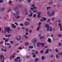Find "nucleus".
I'll return each instance as SVG.
<instances>
[{"label": "nucleus", "mask_w": 62, "mask_h": 62, "mask_svg": "<svg viewBox=\"0 0 62 62\" xmlns=\"http://www.w3.org/2000/svg\"><path fill=\"white\" fill-rule=\"evenodd\" d=\"M19 12L18 11H17L16 13H13V14L15 16L17 17V19H19V18H20V16H19Z\"/></svg>", "instance_id": "obj_1"}, {"label": "nucleus", "mask_w": 62, "mask_h": 62, "mask_svg": "<svg viewBox=\"0 0 62 62\" xmlns=\"http://www.w3.org/2000/svg\"><path fill=\"white\" fill-rule=\"evenodd\" d=\"M52 12H53V13H52V14H51V13L50 12H48V15L49 16H52V15H54V11H52Z\"/></svg>", "instance_id": "obj_2"}, {"label": "nucleus", "mask_w": 62, "mask_h": 62, "mask_svg": "<svg viewBox=\"0 0 62 62\" xmlns=\"http://www.w3.org/2000/svg\"><path fill=\"white\" fill-rule=\"evenodd\" d=\"M5 29V30H7L8 33H9V31H10V29L9 28L6 27Z\"/></svg>", "instance_id": "obj_3"}, {"label": "nucleus", "mask_w": 62, "mask_h": 62, "mask_svg": "<svg viewBox=\"0 0 62 62\" xmlns=\"http://www.w3.org/2000/svg\"><path fill=\"white\" fill-rule=\"evenodd\" d=\"M45 26L47 28V31H49V25L46 24L45 25Z\"/></svg>", "instance_id": "obj_4"}, {"label": "nucleus", "mask_w": 62, "mask_h": 62, "mask_svg": "<svg viewBox=\"0 0 62 62\" xmlns=\"http://www.w3.org/2000/svg\"><path fill=\"white\" fill-rule=\"evenodd\" d=\"M0 59L1 60H4L5 59V58L4 57V56L2 55H0Z\"/></svg>", "instance_id": "obj_5"}, {"label": "nucleus", "mask_w": 62, "mask_h": 62, "mask_svg": "<svg viewBox=\"0 0 62 62\" xmlns=\"http://www.w3.org/2000/svg\"><path fill=\"white\" fill-rule=\"evenodd\" d=\"M11 26L14 29H15V28L16 27V26L15 25H14V23H12V24L11 25Z\"/></svg>", "instance_id": "obj_6"}, {"label": "nucleus", "mask_w": 62, "mask_h": 62, "mask_svg": "<svg viewBox=\"0 0 62 62\" xmlns=\"http://www.w3.org/2000/svg\"><path fill=\"white\" fill-rule=\"evenodd\" d=\"M47 41L49 42V43H51L52 42V40H51V39L50 38L48 39L47 40Z\"/></svg>", "instance_id": "obj_7"}, {"label": "nucleus", "mask_w": 62, "mask_h": 62, "mask_svg": "<svg viewBox=\"0 0 62 62\" xmlns=\"http://www.w3.org/2000/svg\"><path fill=\"white\" fill-rule=\"evenodd\" d=\"M37 42V40L36 39H35L33 41V44H35Z\"/></svg>", "instance_id": "obj_8"}, {"label": "nucleus", "mask_w": 62, "mask_h": 62, "mask_svg": "<svg viewBox=\"0 0 62 62\" xmlns=\"http://www.w3.org/2000/svg\"><path fill=\"white\" fill-rule=\"evenodd\" d=\"M30 23H29L28 22H26L25 23V25L26 26H28L29 25Z\"/></svg>", "instance_id": "obj_9"}, {"label": "nucleus", "mask_w": 62, "mask_h": 62, "mask_svg": "<svg viewBox=\"0 0 62 62\" xmlns=\"http://www.w3.org/2000/svg\"><path fill=\"white\" fill-rule=\"evenodd\" d=\"M49 50L48 49H47L46 50V52L45 53V54H48L49 53Z\"/></svg>", "instance_id": "obj_10"}, {"label": "nucleus", "mask_w": 62, "mask_h": 62, "mask_svg": "<svg viewBox=\"0 0 62 62\" xmlns=\"http://www.w3.org/2000/svg\"><path fill=\"white\" fill-rule=\"evenodd\" d=\"M41 43L39 42H38L37 43V47H39V45H40Z\"/></svg>", "instance_id": "obj_11"}, {"label": "nucleus", "mask_w": 62, "mask_h": 62, "mask_svg": "<svg viewBox=\"0 0 62 62\" xmlns=\"http://www.w3.org/2000/svg\"><path fill=\"white\" fill-rule=\"evenodd\" d=\"M6 33H7V31H6L3 30H2V34H5Z\"/></svg>", "instance_id": "obj_12"}, {"label": "nucleus", "mask_w": 62, "mask_h": 62, "mask_svg": "<svg viewBox=\"0 0 62 62\" xmlns=\"http://www.w3.org/2000/svg\"><path fill=\"white\" fill-rule=\"evenodd\" d=\"M20 38L18 39V38L17 37V36L16 39L17 40H18V41H19L20 40V39H21V35H20Z\"/></svg>", "instance_id": "obj_13"}, {"label": "nucleus", "mask_w": 62, "mask_h": 62, "mask_svg": "<svg viewBox=\"0 0 62 62\" xmlns=\"http://www.w3.org/2000/svg\"><path fill=\"white\" fill-rule=\"evenodd\" d=\"M15 55V53H14L12 56H10V59H12V56H14Z\"/></svg>", "instance_id": "obj_14"}, {"label": "nucleus", "mask_w": 62, "mask_h": 62, "mask_svg": "<svg viewBox=\"0 0 62 62\" xmlns=\"http://www.w3.org/2000/svg\"><path fill=\"white\" fill-rule=\"evenodd\" d=\"M28 44H29V43L28 42H26L25 43V46H27L28 45Z\"/></svg>", "instance_id": "obj_15"}, {"label": "nucleus", "mask_w": 62, "mask_h": 62, "mask_svg": "<svg viewBox=\"0 0 62 62\" xmlns=\"http://www.w3.org/2000/svg\"><path fill=\"white\" fill-rule=\"evenodd\" d=\"M32 15H33V13L31 12L30 14L28 16L29 17H32Z\"/></svg>", "instance_id": "obj_16"}, {"label": "nucleus", "mask_w": 62, "mask_h": 62, "mask_svg": "<svg viewBox=\"0 0 62 62\" xmlns=\"http://www.w3.org/2000/svg\"><path fill=\"white\" fill-rule=\"evenodd\" d=\"M39 59L38 58H36L35 60V62H37L38 60H39Z\"/></svg>", "instance_id": "obj_17"}, {"label": "nucleus", "mask_w": 62, "mask_h": 62, "mask_svg": "<svg viewBox=\"0 0 62 62\" xmlns=\"http://www.w3.org/2000/svg\"><path fill=\"white\" fill-rule=\"evenodd\" d=\"M9 40V38H8L5 40V42H8Z\"/></svg>", "instance_id": "obj_18"}, {"label": "nucleus", "mask_w": 62, "mask_h": 62, "mask_svg": "<svg viewBox=\"0 0 62 62\" xmlns=\"http://www.w3.org/2000/svg\"><path fill=\"white\" fill-rule=\"evenodd\" d=\"M17 8H18V7H17L16 6V8L15 7L13 8V9L14 10H16V9H17Z\"/></svg>", "instance_id": "obj_19"}, {"label": "nucleus", "mask_w": 62, "mask_h": 62, "mask_svg": "<svg viewBox=\"0 0 62 62\" xmlns=\"http://www.w3.org/2000/svg\"><path fill=\"white\" fill-rule=\"evenodd\" d=\"M42 19H43V21H46V20H47L46 18H45L44 17H43L42 18Z\"/></svg>", "instance_id": "obj_20"}, {"label": "nucleus", "mask_w": 62, "mask_h": 62, "mask_svg": "<svg viewBox=\"0 0 62 62\" xmlns=\"http://www.w3.org/2000/svg\"><path fill=\"white\" fill-rule=\"evenodd\" d=\"M26 9H25L24 10H23L22 11V12L24 14V13L25 12V11H26Z\"/></svg>", "instance_id": "obj_21"}, {"label": "nucleus", "mask_w": 62, "mask_h": 62, "mask_svg": "<svg viewBox=\"0 0 62 62\" xmlns=\"http://www.w3.org/2000/svg\"><path fill=\"white\" fill-rule=\"evenodd\" d=\"M42 23H41V22H39V24H38V25L39 26H40V25H41V24Z\"/></svg>", "instance_id": "obj_22"}, {"label": "nucleus", "mask_w": 62, "mask_h": 62, "mask_svg": "<svg viewBox=\"0 0 62 62\" xmlns=\"http://www.w3.org/2000/svg\"><path fill=\"white\" fill-rule=\"evenodd\" d=\"M29 48L31 49H33V46H29Z\"/></svg>", "instance_id": "obj_23"}, {"label": "nucleus", "mask_w": 62, "mask_h": 62, "mask_svg": "<svg viewBox=\"0 0 62 62\" xmlns=\"http://www.w3.org/2000/svg\"><path fill=\"white\" fill-rule=\"evenodd\" d=\"M50 28L49 30V31L51 32H52V27L51 26H50Z\"/></svg>", "instance_id": "obj_24"}, {"label": "nucleus", "mask_w": 62, "mask_h": 62, "mask_svg": "<svg viewBox=\"0 0 62 62\" xmlns=\"http://www.w3.org/2000/svg\"><path fill=\"white\" fill-rule=\"evenodd\" d=\"M45 58V57H44V56H42L41 57V59L42 60H43L44 59V58Z\"/></svg>", "instance_id": "obj_25"}, {"label": "nucleus", "mask_w": 62, "mask_h": 62, "mask_svg": "<svg viewBox=\"0 0 62 62\" xmlns=\"http://www.w3.org/2000/svg\"><path fill=\"white\" fill-rule=\"evenodd\" d=\"M51 8V7H46V8L47 9V10H49V8Z\"/></svg>", "instance_id": "obj_26"}, {"label": "nucleus", "mask_w": 62, "mask_h": 62, "mask_svg": "<svg viewBox=\"0 0 62 62\" xmlns=\"http://www.w3.org/2000/svg\"><path fill=\"white\" fill-rule=\"evenodd\" d=\"M19 61V60H17L16 59H15V62H18Z\"/></svg>", "instance_id": "obj_27"}, {"label": "nucleus", "mask_w": 62, "mask_h": 62, "mask_svg": "<svg viewBox=\"0 0 62 62\" xmlns=\"http://www.w3.org/2000/svg\"><path fill=\"white\" fill-rule=\"evenodd\" d=\"M5 10V8L4 7L3 8L1 9V10L2 11H4V10Z\"/></svg>", "instance_id": "obj_28"}, {"label": "nucleus", "mask_w": 62, "mask_h": 62, "mask_svg": "<svg viewBox=\"0 0 62 62\" xmlns=\"http://www.w3.org/2000/svg\"><path fill=\"white\" fill-rule=\"evenodd\" d=\"M58 26H60V27L61 26V25H62V24H61V23H59L58 24Z\"/></svg>", "instance_id": "obj_29"}, {"label": "nucleus", "mask_w": 62, "mask_h": 62, "mask_svg": "<svg viewBox=\"0 0 62 62\" xmlns=\"http://www.w3.org/2000/svg\"><path fill=\"white\" fill-rule=\"evenodd\" d=\"M23 36H24V37H25V38L26 39H28V37L26 36L24 34V35H23Z\"/></svg>", "instance_id": "obj_30"}, {"label": "nucleus", "mask_w": 62, "mask_h": 62, "mask_svg": "<svg viewBox=\"0 0 62 62\" xmlns=\"http://www.w3.org/2000/svg\"><path fill=\"white\" fill-rule=\"evenodd\" d=\"M39 28H40V27H39L38 28H37V31H39Z\"/></svg>", "instance_id": "obj_31"}, {"label": "nucleus", "mask_w": 62, "mask_h": 62, "mask_svg": "<svg viewBox=\"0 0 62 62\" xmlns=\"http://www.w3.org/2000/svg\"><path fill=\"white\" fill-rule=\"evenodd\" d=\"M36 54H34L32 56L33 58H35V57H36Z\"/></svg>", "instance_id": "obj_32"}, {"label": "nucleus", "mask_w": 62, "mask_h": 62, "mask_svg": "<svg viewBox=\"0 0 62 62\" xmlns=\"http://www.w3.org/2000/svg\"><path fill=\"white\" fill-rule=\"evenodd\" d=\"M33 13L34 12H38V10H35L33 11Z\"/></svg>", "instance_id": "obj_33"}, {"label": "nucleus", "mask_w": 62, "mask_h": 62, "mask_svg": "<svg viewBox=\"0 0 62 62\" xmlns=\"http://www.w3.org/2000/svg\"><path fill=\"white\" fill-rule=\"evenodd\" d=\"M55 51L57 53V52H58V49H57V48H56L55 49Z\"/></svg>", "instance_id": "obj_34"}, {"label": "nucleus", "mask_w": 62, "mask_h": 62, "mask_svg": "<svg viewBox=\"0 0 62 62\" xmlns=\"http://www.w3.org/2000/svg\"><path fill=\"white\" fill-rule=\"evenodd\" d=\"M41 45L42 46V47H43V46H44V43H41Z\"/></svg>", "instance_id": "obj_35"}, {"label": "nucleus", "mask_w": 62, "mask_h": 62, "mask_svg": "<svg viewBox=\"0 0 62 62\" xmlns=\"http://www.w3.org/2000/svg\"><path fill=\"white\" fill-rule=\"evenodd\" d=\"M42 38H43V39H45V37H44V36L41 37L39 39H42Z\"/></svg>", "instance_id": "obj_36"}, {"label": "nucleus", "mask_w": 62, "mask_h": 62, "mask_svg": "<svg viewBox=\"0 0 62 62\" xmlns=\"http://www.w3.org/2000/svg\"><path fill=\"white\" fill-rule=\"evenodd\" d=\"M14 20H17V18L15 17L14 18Z\"/></svg>", "instance_id": "obj_37"}, {"label": "nucleus", "mask_w": 62, "mask_h": 62, "mask_svg": "<svg viewBox=\"0 0 62 62\" xmlns=\"http://www.w3.org/2000/svg\"><path fill=\"white\" fill-rule=\"evenodd\" d=\"M11 3H12V1L11 0H9V4H11Z\"/></svg>", "instance_id": "obj_38"}, {"label": "nucleus", "mask_w": 62, "mask_h": 62, "mask_svg": "<svg viewBox=\"0 0 62 62\" xmlns=\"http://www.w3.org/2000/svg\"><path fill=\"white\" fill-rule=\"evenodd\" d=\"M20 58H21L20 57L18 56L16 57V59H17L19 60Z\"/></svg>", "instance_id": "obj_39"}, {"label": "nucleus", "mask_w": 62, "mask_h": 62, "mask_svg": "<svg viewBox=\"0 0 62 62\" xmlns=\"http://www.w3.org/2000/svg\"><path fill=\"white\" fill-rule=\"evenodd\" d=\"M0 3H4V1L2 0H0Z\"/></svg>", "instance_id": "obj_40"}, {"label": "nucleus", "mask_w": 62, "mask_h": 62, "mask_svg": "<svg viewBox=\"0 0 62 62\" xmlns=\"http://www.w3.org/2000/svg\"><path fill=\"white\" fill-rule=\"evenodd\" d=\"M43 52V50H41L40 51V53L41 54H42Z\"/></svg>", "instance_id": "obj_41"}, {"label": "nucleus", "mask_w": 62, "mask_h": 62, "mask_svg": "<svg viewBox=\"0 0 62 62\" xmlns=\"http://www.w3.org/2000/svg\"><path fill=\"white\" fill-rule=\"evenodd\" d=\"M26 20L27 21H28L29 22H30V19H29V18H27L26 19Z\"/></svg>", "instance_id": "obj_42"}, {"label": "nucleus", "mask_w": 62, "mask_h": 62, "mask_svg": "<svg viewBox=\"0 0 62 62\" xmlns=\"http://www.w3.org/2000/svg\"><path fill=\"white\" fill-rule=\"evenodd\" d=\"M2 43H3V41H0V44H2Z\"/></svg>", "instance_id": "obj_43"}, {"label": "nucleus", "mask_w": 62, "mask_h": 62, "mask_svg": "<svg viewBox=\"0 0 62 62\" xmlns=\"http://www.w3.org/2000/svg\"><path fill=\"white\" fill-rule=\"evenodd\" d=\"M20 25L21 26H23V24H22V23H21L20 24Z\"/></svg>", "instance_id": "obj_44"}, {"label": "nucleus", "mask_w": 62, "mask_h": 62, "mask_svg": "<svg viewBox=\"0 0 62 62\" xmlns=\"http://www.w3.org/2000/svg\"><path fill=\"white\" fill-rule=\"evenodd\" d=\"M61 36L62 35L61 34H59L57 35V36L59 37H61Z\"/></svg>", "instance_id": "obj_45"}, {"label": "nucleus", "mask_w": 62, "mask_h": 62, "mask_svg": "<svg viewBox=\"0 0 62 62\" xmlns=\"http://www.w3.org/2000/svg\"><path fill=\"white\" fill-rule=\"evenodd\" d=\"M62 26L60 27V31H62Z\"/></svg>", "instance_id": "obj_46"}, {"label": "nucleus", "mask_w": 62, "mask_h": 62, "mask_svg": "<svg viewBox=\"0 0 62 62\" xmlns=\"http://www.w3.org/2000/svg\"><path fill=\"white\" fill-rule=\"evenodd\" d=\"M40 17V15H38V18H39Z\"/></svg>", "instance_id": "obj_47"}, {"label": "nucleus", "mask_w": 62, "mask_h": 62, "mask_svg": "<svg viewBox=\"0 0 62 62\" xmlns=\"http://www.w3.org/2000/svg\"><path fill=\"white\" fill-rule=\"evenodd\" d=\"M18 7H19V8H21L22 7V6L21 5H18Z\"/></svg>", "instance_id": "obj_48"}, {"label": "nucleus", "mask_w": 62, "mask_h": 62, "mask_svg": "<svg viewBox=\"0 0 62 62\" xmlns=\"http://www.w3.org/2000/svg\"><path fill=\"white\" fill-rule=\"evenodd\" d=\"M56 58H59V56L57 55H56Z\"/></svg>", "instance_id": "obj_49"}, {"label": "nucleus", "mask_w": 62, "mask_h": 62, "mask_svg": "<svg viewBox=\"0 0 62 62\" xmlns=\"http://www.w3.org/2000/svg\"><path fill=\"white\" fill-rule=\"evenodd\" d=\"M15 24H16V25H18V23H16V22H15Z\"/></svg>", "instance_id": "obj_50"}, {"label": "nucleus", "mask_w": 62, "mask_h": 62, "mask_svg": "<svg viewBox=\"0 0 62 62\" xmlns=\"http://www.w3.org/2000/svg\"><path fill=\"white\" fill-rule=\"evenodd\" d=\"M10 43L11 44H13V41H10Z\"/></svg>", "instance_id": "obj_51"}, {"label": "nucleus", "mask_w": 62, "mask_h": 62, "mask_svg": "<svg viewBox=\"0 0 62 62\" xmlns=\"http://www.w3.org/2000/svg\"><path fill=\"white\" fill-rule=\"evenodd\" d=\"M35 5L34 4H32L31 5V6L32 7H33L35 6Z\"/></svg>", "instance_id": "obj_52"}, {"label": "nucleus", "mask_w": 62, "mask_h": 62, "mask_svg": "<svg viewBox=\"0 0 62 62\" xmlns=\"http://www.w3.org/2000/svg\"><path fill=\"white\" fill-rule=\"evenodd\" d=\"M33 17H36V14H34L33 15Z\"/></svg>", "instance_id": "obj_53"}, {"label": "nucleus", "mask_w": 62, "mask_h": 62, "mask_svg": "<svg viewBox=\"0 0 62 62\" xmlns=\"http://www.w3.org/2000/svg\"><path fill=\"white\" fill-rule=\"evenodd\" d=\"M59 47H60V46H61V43H60L59 44Z\"/></svg>", "instance_id": "obj_54"}, {"label": "nucleus", "mask_w": 62, "mask_h": 62, "mask_svg": "<svg viewBox=\"0 0 62 62\" xmlns=\"http://www.w3.org/2000/svg\"><path fill=\"white\" fill-rule=\"evenodd\" d=\"M33 9H36L37 8V7H33Z\"/></svg>", "instance_id": "obj_55"}, {"label": "nucleus", "mask_w": 62, "mask_h": 62, "mask_svg": "<svg viewBox=\"0 0 62 62\" xmlns=\"http://www.w3.org/2000/svg\"><path fill=\"white\" fill-rule=\"evenodd\" d=\"M25 34L26 35H28V33L27 32H26L25 33Z\"/></svg>", "instance_id": "obj_56"}, {"label": "nucleus", "mask_w": 62, "mask_h": 62, "mask_svg": "<svg viewBox=\"0 0 62 62\" xmlns=\"http://www.w3.org/2000/svg\"><path fill=\"white\" fill-rule=\"evenodd\" d=\"M32 10H33V9H34V8H30Z\"/></svg>", "instance_id": "obj_57"}, {"label": "nucleus", "mask_w": 62, "mask_h": 62, "mask_svg": "<svg viewBox=\"0 0 62 62\" xmlns=\"http://www.w3.org/2000/svg\"><path fill=\"white\" fill-rule=\"evenodd\" d=\"M60 54H62V52L58 54V55H59Z\"/></svg>", "instance_id": "obj_58"}, {"label": "nucleus", "mask_w": 62, "mask_h": 62, "mask_svg": "<svg viewBox=\"0 0 62 62\" xmlns=\"http://www.w3.org/2000/svg\"><path fill=\"white\" fill-rule=\"evenodd\" d=\"M41 14V12H39L38 13V15H40Z\"/></svg>", "instance_id": "obj_59"}, {"label": "nucleus", "mask_w": 62, "mask_h": 62, "mask_svg": "<svg viewBox=\"0 0 62 62\" xmlns=\"http://www.w3.org/2000/svg\"><path fill=\"white\" fill-rule=\"evenodd\" d=\"M38 53L39 52H38V51H36L35 52V54H38Z\"/></svg>", "instance_id": "obj_60"}, {"label": "nucleus", "mask_w": 62, "mask_h": 62, "mask_svg": "<svg viewBox=\"0 0 62 62\" xmlns=\"http://www.w3.org/2000/svg\"><path fill=\"white\" fill-rule=\"evenodd\" d=\"M30 1H31V0H28L27 1L29 3L30 2Z\"/></svg>", "instance_id": "obj_61"}, {"label": "nucleus", "mask_w": 62, "mask_h": 62, "mask_svg": "<svg viewBox=\"0 0 62 62\" xmlns=\"http://www.w3.org/2000/svg\"><path fill=\"white\" fill-rule=\"evenodd\" d=\"M1 51H3V50H4V49L3 48H1Z\"/></svg>", "instance_id": "obj_62"}, {"label": "nucleus", "mask_w": 62, "mask_h": 62, "mask_svg": "<svg viewBox=\"0 0 62 62\" xmlns=\"http://www.w3.org/2000/svg\"><path fill=\"white\" fill-rule=\"evenodd\" d=\"M54 19H55V17H53L52 18V20H54Z\"/></svg>", "instance_id": "obj_63"}, {"label": "nucleus", "mask_w": 62, "mask_h": 62, "mask_svg": "<svg viewBox=\"0 0 62 62\" xmlns=\"http://www.w3.org/2000/svg\"><path fill=\"white\" fill-rule=\"evenodd\" d=\"M10 36H11V35H8V38H9V37H10Z\"/></svg>", "instance_id": "obj_64"}]
</instances>
